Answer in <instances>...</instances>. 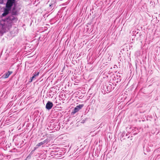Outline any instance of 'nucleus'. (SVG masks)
<instances>
[{
	"label": "nucleus",
	"mask_w": 160,
	"mask_h": 160,
	"mask_svg": "<svg viewBox=\"0 0 160 160\" xmlns=\"http://www.w3.org/2000/svg\"><path fill=\"white\" fill-rule=\"evenodd\" d=\"M33 79H32V77L29 80V82H32Z\"/></svg>",
	"instance_id": "9"
},
{
	"label": "nucleus",
	"mask_w": 160,
	"mask_h": 160,
	"mask_svg": "<svg viewBox=\"0 0 160 160\" xmlns=\"http://www.w3.org/2000/svg\"><path fill=\"white\" fill-rule=\"evenodd\" d=\"M83 106V105H79L77 106L74 109L73 113H75L80 110Z\"/></svg>",
	"instance_id": "3"
},
{
	"label": "nucleus",
	"mask_w": 160,
	"mask_h": 160,
	"mask_svg": "<svg viewBox=\"0 0 160 160\" xmlns=\"http://www.w3.org/2000/svg\"><path fill=\"white\" fill-rule=\"evenodd\" d=\"M12 73L11 71H9L8 72L5 74V76L4 78H7Z\"/></svg>",
	"instance_id": "6"
},
{
	"label": "nucleus",
	"mask_w": 160,
	"mask_h": 160,
	"mask_svg": "<svg viewBox=\"0 0 160 160\" xmlns=\"http://www.w3.org/2000/svg\"><path fill=\"white\" fill-rule=\"evenodd\" d=\"M39 74V72H35L33 73V75L32 77V79H34L35 78V77L37 76H38Z\"/></svg>",
	"instance_id": "7"
},
{
	"label": "nucleus",
	"mask_w": 160,
	"mask_h": 160,
	"mask_svg": "<svg viewBox=\"0 0 160 160\" xmlns=\"http://www.w3.org/2000/svg\"><path fill=\"white\" fill-rule=\"evenodd\" d=\"M4 2V0H0V4H2Z\"/></svg>",
	"instance_id": "8"
},
{
	"label": "nucleus",
	"mask_w": 160,
	"mask_h": 160,
	"mask_svg": "<svg viewBox=\"0 0 160 160\" xmlns=\"http://www.w3.org/2000/svg\"><path fill=\"white\" fill-rule=\"evenodd\" d=\"M15 1V0H7L6 7L4 9V12L2 14V16L5 17L9 13Z\"/></svg>",
	"instance_id": "2"
},
{
	"label": "nucleus",
	"mask_w": 160,
	"mask_h": 160,
	"mask_svg": "<svg viewBox=\"0 0 160 160\" xmlns=\"http://www.w3.org/2000/svg\"><path fill=\"white\" fill-rule=\"evenodd\" d=\"M47 139L37 144L34 148V149H36L38 148L39 147L43 145L44 144L47 142Z\"/></svg>",
	"instance_id": "5"
},
{
	"label": "nucleus",
	"mask_w": 160,
	"mask_h": 160,
	"mask_svg": "<svg viewBox=\"0 0 160 160\" xmlns=\"http://www.w3.org/2000/svg\"><path fill=\"white\" fill-rule=\"evenodd\" d=\"M53 106L52 103L49 101L48 102L46 106V108L48 110L50 109Z\"/></svg>",
	"instance_id": "4"
},
{
	"label": "nucleus",
	"mask_w": 160,
	"mask_h": 160,
	"mask_svg": "<svg viewBox=\"0 0 160 160\" xmlns=\"http://www.w3.org/2000/svg\"><path fill=\"white\" fill-rule=\"evenodd\" d=\"M11 13V15L8 16L5 19V23L2 25V32H5L6 31L9 30L12 27V24L16 22L18 20V19L16 16L18 15V12L15 7L13 8Z\"/></svg>",
	"instance_id": "1"
}]
</instances>
